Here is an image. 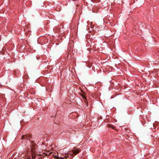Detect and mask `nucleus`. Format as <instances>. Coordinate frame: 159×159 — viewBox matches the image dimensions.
I'll return each mask as SVG.
<instances>
[{"label":"nucleus","mask_w":159,"mask_h":159,"mask_svg":"<svg viewBox=\"0 0 159 159\" xmlns=\"http://www.w3.org/2000/svg\"><path fill=\"white\" fill-rule=\"evenodd\" d=\"M80 152V150L77 148H74V149L72 150L71 152L69 153V154L73 155L74 154L75 155L77 154Z\"/></svg>","instance_id":"obj_1"},{"label":"nucleus","mask_w":159,"mask_h":159,"mask_svg":"<svg viewBox=\"0 0 159 159\" xmlns=\"http://www.w3.org/2000/svg\"><path fill=\"white\" fill-rule=\"evenodd\" d=\"M31 138V136L30 135L28 134H25L24 135H23L22 137V139H29Z\"/></svg>","instance_id":"obj_2"},{"label":"nucleus","mask_w":159,"mask_h":159,"mask_svg":"<svg viewBox=\"0 0 159 159\" xmlns=\"http://www.w3.org/2000/svg\"><path fill=\"white\" fill-rule=\"evenodd\" d=\"M108 126L112 129H114L115 127L112 125H108Z\"/></svg>","instance_id":"obj_3"},{"label":"nucleus","mask_w":159,"mask_h":159,"mask_svg":"<svg viewBox=\"0 0 159 159\" xmlns=\"http://www.w3.org/2000/svg\"><path fill=\"white\" fill-rule=\"evenodd\" d=\"M54 157H55V158H57V159H58V158H59V157H57V156H55Z\"/></svg>","instance_id":"obj_4"},{"label":"nucleus","mask_w":159,"mask_h":159,"mask_svg":"<svg viewBox=\"0 0 159 159\" xmlns=\"http://www.w3.org/2000/svg\"><path fill=\"white\" fill-rule=\"evenodd\" d=\"M68 157V155H66L65 157H66V158H67Z\"/></svg>","instance_id":"obj_5"},{"label":"nucleus","mask_w":159,"mask_h":159,"mask_svg":"<svg viewBox=\"0 0 159 159\" xmlns=\"http://www.w3.org/2000/svg\"><path fill=\"white\" fill-rule=\"evenodd\" d=\"M82 96L83 98H86L85 97H84V95H82Z\"/></svg>","instance_id":"obj_6"},{"label":"nucleus","mask_w":159,"mask_h":159,"mask_svg":"<svg viewBox=\"0 0 159 159\" xmlns=\"http://www.w3.org/2000/svg\"><path fill=\"white\" fill-rule=\"evenodd\" d=\"M59 158V159H63V158L62 157H61L59 158Z\"/></svg>","instance_id":"obj_7"},{"label":"nucleus","mask_w":159,"mask_h":159,"mask_svg":"<svg viewBox=\"0 0 159 159\" xmlns=\"http://www.w3.org/2000/svg\"><path fill=\"white\" fill-rule=\"evenodd\" d=\"M32 157L33 158H34V155H33V154H32Z\"/></svg>","instance_id":"obj_8"},{"label":"nucleus","mask_w":159,"mask_h":159,"mask_svg":"<svg viewBox=\"0 0 159 159\" xmlns=\"http://www.w3.org/2000/svg\"><path fill=\"white\" fill-rule=\"evenodd\" d=\"M86 105L88 106V103L87 102L86 103Z\"/></svg>","instance_id":"obj_9"}]
</instances>
